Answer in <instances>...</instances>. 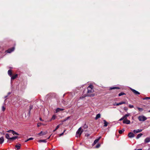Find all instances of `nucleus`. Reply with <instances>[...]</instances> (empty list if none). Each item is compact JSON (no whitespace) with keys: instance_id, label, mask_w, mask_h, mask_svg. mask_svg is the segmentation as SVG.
Here are the masks:
<instances>
[{"instance_id":"31","label":"nucleus","mask_w":150,"mask_h":150,"mask_svg":"<svg viewBox=\"0 0 150 150\" xmlns=\"http://www.w3.org/2000/svg\"><path fill=\"white\" fill-rule=\"evenodd\" d=\"M150 99V97H146L143 98V100H148Z\"/></svg>"},{"instance_id":"24","label":"nucleus","mask_w":150,"mask_h":150,"mask_svg":"<svg viewBox=\"0 0 150 150\" xmlns=\"http://www.w3.org/2000/svg\"><path fill=\"white\" fill-rule=\"evenodd\" d=\"M11 133L13 135L14 134H17V135H18V134L16 132H15L14 131L12 130V132H11Z\"/></svg>"},{"instance_id":"41","label":"nucleus","mask_w":150,"mask_h":150,"mask_svg":"<svg viewBox=\"0 0 150 150\" xmlns=\"http://www.w3.org/2000/svg\"><path fill=\"white\" fill-rule=\"evenodd\" d=\"M124 109L125 110V111H127L128 110V109L126 107H124Z\"/></svg>"},{"instance_id":"2","label":"nucleus","mask_w":150,"mask_h":150,"mask_svg":"<svg viewBox=\"0 0 150 150\" xmlns=\"http://www.w3.org/2000/svg\"><path fill=\"white\" fill-rule=\"evenodd\" d=\"M83 132V130L82 129L81 127H80L79 128L76 132V137H80Z\"/></svg>"},{"instance_id":"49","label":"nucleus","mask_w":150,"mask_h":150,"mask_svg":"<svg viewBox=\"0 0 150 150\" xmlns=\"http://www.w3.org/2000/svg\"><path fill=\"white\" fill-rule=\"evenodd\" d=\"M51 135L50 136H49V137L47 138V139H49L50 138V137H51Z\"/></svg>"},{"instance_id":"51","label":"nucleus","mask_w":150,"mask_h":150,"mask_svg":"<svg viewBox=\"0 0 150 150\" xmlns=\"http://www.w3.org/2000/svg\"><path fill=\"white\" fill-rule=\"evenodd\" d=\"M11 94V93L10 92H9L8 93V95H9L10 94Z\"/></svg>"},{"instance_id":"56","label":"nucleus","mask_w":150,"mask_h":150,"mask_svg":"<svg viewBox=\"0 0 150 150\" xmlns=\"http://www.w3.org/2000/svg\"><path fill=\"white\" fill-rule=\"evenodd\" d=\"M149 112H150V110H149Z\"/></svg>"},{"instance_id":"16","label":"nucleus","mask_w":150,"mask_h":150,"mask_svg":"<svg viewBox=\"0 0 150 150\" xmlns=\"http://www.w3.org/2000/svg\"><path fill=\"white\" fill-rule=\"evenodd\" d=\"M8 75L10 76H12V73L11 70H9L8 72Z\"/></svg>"},{"instance_id":"18","label":"nucleus","mask_w":150,"mask_h":150,"mask_svg":"<svg viewBox=\"0 0 150 150\" xmlns=\"http://www.w3.org/2000/svg\"><path fill=\"white\" fill-rule=\"evenodd\" d=\"M143 135L142 134V133H140L139 134H138L137 135V136L136 137V138L137 139H138L140 137H141L142 135Z\"/></svg>"},{"instance_id":"12","label":"nucleus","mask_w":150,"mask_h":150,"mask_svg":"<svg viewBox=\"0 0 150 150\" xmlns=\"http://www.w3.org/2000/svg\"><path fill=\"white\" fill-rule=\"evenodd\" d=\"M4 141V137H1L0 138V144H2Z\"/></svg>"},{"instance_id":"30","label":"nucleus","mask_w":150,"mask_h":150,"mask_svg":"<svg viewBox=\"0 0 150 150\" xmlns=\"http://www.w3.org/2000/svg\"><path fill=\"white\" fill-rule=\"evenodd\" d=\"M42 125H44L43 124L40 123H38L37 124V126L38 127L41 126Z\"/></svg>"},{"instance_id":"43","label":"nucleus","mask_w":150,"mask_h":150,"mask_svg":"<svg viewBox=\"0 0 150 150\" xmlns=\"http://www.w3.org/2000/svg\"><path fill=\"white\" fill-rule=\"evenodd\" d=\"M12 130H9L7 132H11Z\"/></svg>"},{"instance_id":"3","label":"nucleus","mask_w":150,"mask_h":150,"mask_svg":"<svg viewBox=\"0 0 150 150\" xmlns=\"http://www.w3.org/2000/svg\"><path fill=\"white\" fill-rule=\"evenodd\" d=\"M138 119L140 121H144L146 120L147 118L145 116L142 115L139 116L138 117Z\"/></svg>"},{"instance_id":"10","label":"nucleus","mask_w":150,"mask_h":150,"mask_svg":"<svg viewBox=\"0 0 150 150\" xmlns=\"http://www.w3.org/2000/svg\"><path fill=\"white\" fill-rule=\"evenodd\" d=\"M128 136L129 137L132 138L134 137V134L132 132H130L128 134Z\"/></svg>"},{"instance_id":"42","label":"nucleus","mask_w":150,"mask_h":150,"mask_svg":"<svg viewBox=\"0 0 150 150\" xmlns=\"http://www.w3.org/2000/svg\"><path fill=\"white\" fill-rule=\"evenodd\" d=\"M33 138H30L28 139V140H29H29H33Z\"/></svg>"},{"instance_id":"55","label":"nucleus","mask_w":150,"mask_h":150,"mask_svg":"<svg viewBox=\"0 0 150 150\" xmlns=\"http://www.w3.org/2000/svg\"><path fill=\"white\" fill-rule=\"evenodd\" d=\"M82 98V97H80V98L81 99Z\"/></svg>"},{"instance_id":"36","label":"nucleus","mask_w":150,"mask_h":150,"mask_svg":"<svg viewBox=\"0 0 150 150\" xmlns=\"http://www.w3.org/2000/svg\"><path fill=\"white\" fill-rule=\"evenodd\" d=\"M30 111L29 110V112H28V117H30Z\"/></svg>"},{"instance_id":"6","label":"nucleus","mask_w":150,"mask_h":150,"mask_svg":"<svg viewBox=\"0 0 150 150\" xmlns=\"http://www.w3.org/2000/svg\"><path fill=\"white\" fill-rule=\"evenodd\" d=\"M131 89L132 91L136 95H139L140 94V93L137 91L132 88H131Z\"/></svg>"},{"instance_id":"8","label":"nucleus","mask_w":150,"mask_h":150,"mask_svg":"<svg viewBox=\"0 0 150 150\" xmlns=\"http://www.w3.org/2000/svg\"><path fill=\"white\" fill-rule=\"evenodd\" d=\"M101 137H99V138L98 139L95 140V141H94L93 143V146L96 143H97L99 141V139L101 138Z\"/></svg>"},{"instance_id":"4","label":"nucleus","mask_w":150,"mask_h":150,"mask_svg":"<svg viewBox=\"0 0 150 150\" xmlns=\"http://www.w3.org/2000/svg\"><path fill=\"white\" fill-rule=\"evenodd\" d=\"M15 49L14 47H13L11 48H10L8 49V50H7L6 52L8 53H10L11 52H12Z\"/></svg>"},{"instance_id":"17","label":"nucleus","mask_w":150,"mask_h":150,"mask_svg":"<svg viewBox=\"0 0 150 150\" xmlns=\"http://www.w3.org/2000/svg\"><path fill=\"white\" fill-rule=\"evenodd\" d=\"M120 89V88L118 87H111L110 88V90H112V89Z\"/></svg>"},{"instance_id":"54","label":"nucleus","mask_w":150,"mask_h":150,"mask_svg":"<svg viewBox=\"0 0 150 150\" xmlns=\"http://www.w3.org/2000/svg\"><path fill=\"white\" fill-rule=\"evenodd\" d=\"M7 97V96H5V98H6Z\"/></svg>"},{"instance_id":"35","label":"nucleus","mask_w":150,"mask_h":150,"mask_svg":"<svg viewBox=\"0 0 150 150\" xmlns=\"http://www.w3.org/2000/svg\"><path fill=\"white\" fill-rule=\"evenodd\" d=\"M125 120V118H124V117L123 116L121 118H120V120H119V121H121L122 120Z\"/></svg>"},{"instance_id":"48","label":"nucleus","mask_w":150,"mask_h":150,"mask_svg":"<svg viewBox=\"0 0 150 150\" xmlns=\"http://www.w3.org/2000/svg\"><path fill=\"white\" fill-rule=\"evenodd\" d=\"M39 101H40V102H42L41 101V100H38V101H37L36 102H39Z\"/></svg>"},{"instance_id":"44","label":"nucleus","mask_w":150,"mask_h":150,"mask_svg":"<svg viewBox=\"0 0 150 150\" xmlns=\"http://www.w3.org/2000/svg\"><path fill=\"white\" fill-rule=\"evenodd\" d=\"M69 118V117H67L66 119L65 120V121H66Z\"/></svg>"},{"instance_id":"19","label":"nucleus","mask_w":150,"mask_h":150,"mask_svg":"<svg viewBox=\"0 0 150 150\" xmlns=\"http://www.w3.org/2000/svg\"><path fill=\"white\" fill-rule=\"evenodd\" d=\"M6 138L7 139L10 140L11 137H10L9 135L8 134H6Z\"/></svg>"},{"instance_id":"13","label":"nucleus","mask_w":150,"mask_h":150,"mask_svg":"<svg viewBox=\"0 0 150 150\" xmlns=\"http://www.w3.org/2000/svg\"><path fill=\"white\" fill-rule=\"evenodd\" d=\"M64 109H63V108H58L56 109V112H57L60 111H62L64 110Z\"/></svg>"},{"instance_id":"29","label":"nucleus","mask_w":150,"mask_h":150,"mask_svg":"<svg viewBox=\"0 0 150 150\" xmlns=\"http://www.w3.org/2000/svg\"><path fill=\"white\" fill-rule=\"evenodd\" d=\"M125 93H123V92H121V93H120L119 95H118V96H122V95H125Z\"/></svg>"},{"instance_id":"34","label":"nucleus","mask_w":150,"mask_h":150,"mask_svg":"<svg viewBox=\"0 0 150 150\" xmlns=\"http://www.w3.org/2000/svg\"><path fill=\"white\" fill-rule=\"evenodd\" d=\"M100 146V144H98L96 146V148H98Z\"/></svg>"},{"instance_id":"27","label":"nucleus","mask_w":150,"mask_h":150,"mask_svg":"<svg viewBox=\"0 0 150 150\" xmlns=\"http://www.w3.org/2000/svg\"><path fill=\"white\" fill-rule=\"evenodd\" d=\"M125 131V130L124 129H122V130H120L119 131V133H120V134H122L123 132H124Z\"/></svg>"},{"instance_id":"22","label":"nucleus","mask_w":150,"mask_h":150,"mask_svg":"<svg viewBox=\"0 0 150 150\" xmlns=\"http://www.w3.org/2000/svg\"><path fill=\"white\" fill-rule=\"evenodd\" d=\"M103 122H104V126L106 127L108 125V123L105 121V120H103Z\"/></svg>"},{"instance_id":"25","label":"nucleus","mask_w":150,"mask_h":150,"mask_svg":"<svg viewBox=\"0 0 150 150\" xmlns=\"http://www.w3.org/2000/svg\"><path fill=\"white\" fill-rule=\"evenodd\" d=\"M17 138L18 137L17 136H15L14 137L10 138V140H14Z\"/></svg>"},{"instance_id":"28","label":"nucleus","mask_w":150,"mask_h":150,"mask_svg":"<svg viewBox=\"0 0 150 150\" xmlns=\"http://www.w3.org/2000/svg\"><path fill=\"white\" fill-rule=\"evenodd\" d=\"M39 142H45V143H46L47 142V141H46V140H40L39 141Z\"/></svg>"},{"instance_id":"11","label":"nucleus","mask_w":150,"mask_h":150,"mask_svg":"<svg viewBox=\"0 0 150 150\" xmlns=\"http://www.w3.org/2000/svg\"><path fill=\"white\" fill-rule=\"evenodd\" d=\"M149 142H150V137H149L146 138L144 140L145 143H148Z\"/></svg>"},{"instance_id":"1","label":"nucleus","mask_w":150,"mask_h":150,"mask_svg":"<svg viewBox=\"0 0 150 150\" xmlns=\"http://www.w3.org/2000/svg\"><path fill=\"white\" fill-rule=\"evenodd\" d=\"M87 96L93 97L95 96V94L93 93L90 94L91 93H93L94 91L93 89V86L92 85L89 86L87 88Z\"/></svg>"},{"instance_id":"52","label":"nucleus","mask_w":150,"mask_h":150,"mask_svg":"<svg viewBox=\"0 0 150 150\" xmlns=\"http://www.w3.org/2000/svg\"><path fill=\"white\" fill-rule=\"evenodd\" d=\"M119 103H124V102H120Z\"/></svg>"},{"instance_id":"46","label":"nucleus","mask_w":150,"mask_h":150,"mask_svg":"<svg viewBox=\"0 0 150 150\" xmlns=\"http://www.w3.org/2000/svg\"><path fill=\"white\" fill-rule=\"evenodd\" d=\"M40 120L41 121H43V120L41 118H40Z\"/></svg>"},{"instance_id":"47","label":"nucleus","mask_w":150,"mask_h":150,"mask_svg":"<svg viewBox=\"0 0 150 150\" xmlns=\"http://www.w3.org/2000/svg\"><path fill=\"white\" fill-rule=\"evenodd\" d=\"M28 141H29V140H28V139L27 140H26L25 141V142H28Z\"/></svg>"},{"instance_id":"7","label":"nucleus","mask_w":150,"mask_h":150,"mask_svg":"<svg viewBox=\"0 0 150 150\" xmlns=\"http://www.w3.org/2000/svg\"><path fill=\"white\" fill-rule=\"evenodd\" d=\"M142 129H135L133 130V132L135 134L140 132H142Z\"/></svg>"},{"instance_id":"38","label":"nucleus","mask_w":150,"mask_h":150,"mask_svg":"<svg viewBox=\"0 0 150 150\" xmlns=\"http://www.w3.org/2000/svg\"><path fill=\"white\" fill-rule=\"evenodd\" d=\"M64 132H62V133H61V134H59V137H61V136H62V135H63L64 134Z\"/></svg>"},{"instance_id":"45","label":"nucleus","mask_w":150,"mask_h":150,"mask_svg":"<svg viewBox=\"0 0 150 150\" xmlns=\"http://www.w3.org/2000/svg\"><path fill=\"white\" fill-rule=\"evenodd\" d=\"M135 150H142V149H135Z\"/></svg>"},{"instance_id":"9","label":"nucleus","mask_w":150,"mask_h":150,"mask_svg":"<svg viewBox=\"0 0 150 150\" xmlns=\"http://www.w3.org/2000/svg\"><path fill=\"white\" fill-rule=\"evenodd\" d=\"M47 133V132H45L41 131L40 133L38 134V135H39L40 136H42L46 134Z\"/></svg>"},{"instance_id":"20","label":"nucleus","mask_w":150,"mask_h":150,"mask_svg":"<svg viewBox=\"0 0 150 150\" xmlns=\"http://www.w3.org/2000/svg\"><path fill=\"white\" fill-rule=\"evenodd\" d=\"M100 114H97L96 116V117H95V119L96 120L98 119V118H100Z\"/></svg>"},{"instance_id":"37","label":"nucleus","mask_w":150,"mask_h":150,"mask_svg":"<svg viewBox=\"0 0 150 150\" xmlns=\"http://www.w3.org/2000/svg\"><path fill=\"white\" fill-rule=\"evenodd\" d=\"M129 107L130 108H132L133 107V106L132 105H130L129 106Z\"/></svg>"},{"instance_id":"39","label":"nucleus","mask_w":150,"mask_h":150,"mask_svg":"<svg viewBox=\"0 0 150 150\" xmlns=\"http://www.w3.org/2000/svg\"><path fill=\"white\" fill-rule=\"evenodd\" d=\"M33 108V106H30V110H29L30 111Z\"/></svg>"},{"instance_id":"53","label":"nucleus","mask_w":150,"mask_h":150,"mask_svg":"<svg viewBox=\"0 0 150 150\" xmlns=\"http://www.w3.org/2000/svg\"><path fill=\"white\" fill-rule=\"evenodd\" d=\"M65 101L64 100H63V101L62 102V103L64 102Z\"/></svg>"},{"instance_id":"40","label":"nucleus","mask_w":150,"mask_h":150,"mask_svg":"<svg viewBox=\"0 0 150 150\" xmlns=\"http://www.w3.org/2000/svg\"><path fill=\"white\" fill-rule=\"evenodd\" d=\"M114 104V105H119L120 104Z\"/></svg>"},{"instance_id":"21","label":"nucleus","mask_w":150,"mask_h":150,"mask_svg":"<svg viewBox=\"0 0 150 150\" xmlns=\"http://www.w3.org/2000/svg\"><path fill=\"white\" fill-rule=\"evenodd\" d=\"M21 144H19L18 145H16L15 146V147L17 148V149H19L20 148Z\"/></svg>"},{"instance_id":"14","label":"nucleus","mask_w":150,"mask_h":150,"mask_svg":"<svg viewBox=\"0 0 150 150\" xmlns=\"http://www.w3.org/2000/svg\"><path fill=\"white\" fill-rule=\"evenodd\" d=\"M17 76H18V75L17 74H16L13 76H11V80H13V79H15V78H16L17 77Z\"/></svg>"},{"instance_id":"23","label":"nucleus","mask_w":150,"mask_h":150,"mask_svg":"<svg viewBox=\"0 0 150 150\" xmlns=\"http://www.w3.org/2000/svg\"><path fill=\"white\" fill-rule=\"evenodd\" d=\"M60 125H58L56 127L55 129L53 130V132H54L55 131H56L58 128H59L60 127Z\"/></svg>"},{"instance_id":"33","label":"nucleus","mask_w":150,"mask_h":150,"mask_svg":"<svg viewBox=\"0 0 150 150\" xmlns=\"http://www.w3.org/2000/svg\"><path fill=\"white\" fill-rule=\"evenodd\" d=\"M56 118V116L55 115H53L52 118V120H54Z\"/></svg>"},{"instance_id":"32","label":"nucleus","mask_w":150,"mask_h":150,"mask_svg":"<svg viewBox=\"0 0 150 150\" xmlns=\"http://www.w3.org/2000/svg\"><path fill=\"white\" fill-rule=\"evenodd\" d=\"M137 109H138V110L140 111H141V112H142L143 111V109L142 108H138V107H137Z\"/></svg>"},{"instance_id":"50","label":"nucleus","mask_w":150,"mask_h":150,"mask_svg":"<svg viewBox=\"0 0 150 150\" xmlns=\"http://www.w3.org/2000/svg\"><path fill=\"white\" fill-rule=\"evenodd\" d=\"M66 130V129L64 130V131H63V132H64H64H65Z\"/></svg>"},{"instance_id":"15","label":"nucleus","mask_w":150,"mask_h":150,"mask_svg":"<svg viewBox=\"0 0 150 150\" xmlns=\"http://www.w3.org/2000/svg\"><path fill=\"white\" fill-rule=\"evenodd\" d=\"M130 115V114L129 113H128L127 114L125 115L124 116V117L125 118V119H127V118Z\"/></svg>"},{"instance_id":"5","label":"nucleus","mask_w":150,"mask_h":150,"mask_svg":"<svg viewBox=\"0 0 150 150\" xmlns=\"http://www.w3.org/2000/svg\"><path fill=\"white\" fill-rule=\"evenodd\" d=\"M123 123L127 124H129L130 123V122L129 120H128L127 119H125L123 120Z\"/></svg>"},{"instance_id":"26","label":"nucleus","mask_w":150,"mask_h":150,"mask_svg":"<svg viewBox=\"0 0 150 150\" xmlns=\"http://www.w3.org/2000/svg\"><path fill=\"white\" fill-rule=\"evenodd\" d=\"M6 109V106L5 105H3L2 107V110L3 111H4Z\"/></svg>"}]
</instances>
